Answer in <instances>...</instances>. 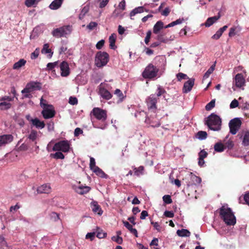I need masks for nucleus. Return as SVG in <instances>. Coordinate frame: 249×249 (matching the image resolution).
<instances>
[{"instance_id": "20", "label": "nucleus", "mask_w": 249, "mask_h": 249, "mask_svg": "<svg viewBox=\"0 0 249 249\" xmlns=\"http://www.w3.org/2000/svg\"><path fill=\"white\" fill-rule=\"evenodd\" d=\"M51 191V187L49 184H44L39 186L37 189V192L38 194H49Z\"/></svg>"}, {"instance_id": "15", "label": "nucleus", "mask_w": 249, "mask_h": 249, "mask_svg": "<svg viewBox=\"0 0 249 249\" xmlns=\"http://www.w3.org/2000/svg\"><path fill=\"white\" fill-rule=\"evenodd\" d=\"M233 82L237 88H241L245 85V79L241 73H238L235 75Z\"/></svg>"}, {"instance_id": "34", "label": "nucleus", "mask_w": 249, "mask_h": 249, "mask_svg": "<svg viewBox=\"0 0 249 249\" xmlns=\"http://www.w3.org/2000/svg\"><path fill=\"white\" fill-rule=\"evenodd\" d=\"M217 21V19L214 17L209 18L204 23L207 27H209Z\"/></svg>"}, {"instance_id": "61", "label": "nucleus", "mask_w": 249, "mask_h": 249, "mask_svg": "<svg viewBox=\"0 0 249 249\" xmlns=\"http://www.w3.org/2000/svg\"><path fill=\"white\" fill-rule=\"evenodd\" d=\"M69 103L71 105H74L77 104L78 101L76 98L71 97L69 98Z\"/></svg>"}, {"instance_id": "19", "label": "nucleus", "mask_w": 249, "mask_h": 249, "mask_svg": "<svg viewBox=\"0 0 249 249\" xmlns=\"http://www.w3.org/2000/svg\"><path fill=\"white\" fill-rule=\"evenodd\" d=\"M73 189L78 194L80 195H83L88 193L90 190V188L87 186L79 185L73 186Z\"/></svg>"}, {"instance_id": "39", "label": "nucleus", "mask_w": 249, "mask_h": 249, "mask_svg": "<svg viewBox=\"0 0 249 249\" xmlns=\"http://www.w3.org/2000/svg\"><path fill=\"white\" fill-rule=\"evenodd\" d=\"M51 156L56 159H63L65 157L62 153L58 151H57L55 153L52 154Z\"/></svg>"}, {"instance_id": "48", "label": "nucleus", "mask_w": 249, "mask_h": 249, "mask_svg": "<svg viewBox=\"0 0 249 249\" xmlns=\"http://www.w3.org/2000/svg\"><path fill=\"white\" fill-rule=\"evenodd\" d=\"M97 166L95 165V159L91 157L90 158V163H89V167L91 170H93L95 167H97Z\"/></svg>"}, {"instance_id": "38", "label": "nucleus", "mask_w": 249, "mask_h": 249, "mask_svg": "<svg viewBox=\"0 0 249 249\" xmlns=\"http://www.w3.org/2000/svg\"><path fill=\"white\" fill-rule=\"evenodd\" d=\"M42 53H51V56L52 55L53 53L51 52V50L49 49V45L48 44H45L43 45V49L41 51Z\"/></svg>"}, {"instance_id": "59", "label": "nucleus", "mask_w": 249, "mask_h": 249, "mask_svg": "<svg viewBox=\"0 0 249 249\" xmlns=\"http://www.w3.org/2000/svg\"><path fill=\"white\" fill-rule=\"evenodd\" d=\"M151 224L153 225L154 228L158 231H160L161 230V227L158 222H154L153 221L151 222Z\"/></svg>"}, {"instance_id": "44", "label": "nucleus", "mask_w": 249, "mask_h": 249, "mask_svg": "<svg viewBox=\"0 0 249 249\" xmlns=\"http://www.w3.org/2000/svg\"><path fill=\"white\" fill-rule=\"evenodd\" d=\"M225 147L229 149H231L234 146V143L232 141L229 140L227 142H225Z\"/></svg>"}, {"instance_id": "46", "label": "nucleus", "mask_w": 249, "mask_h": 249, "mask_svg": "<svg viewBox=\"0 0 249 249\" xmlns=\"http://www.w3.org/2000/svg\"><path fill=\"white\" fill-rule=\"evenodd\" d=\"M112 240L116 242L118 244H121L123 242V239L119 235L114 236L112 237Z\"/></svg>"}, {"instance_id": "21", "label": "nucleus", "mask_w": 249, "mask_h": 249, "mask_svg": "<svg viewBox=\"0 0 249 249\" xmlns=\"http://www.w3.org/2000/svg\"><path fill=\"white\" fill-rule=\"evenodd\" d=\"M13 141V136L11 135H4L0 136V146L7 144Z\"/></svg>"}, {"instance_id": "32", "label": "nucleus", "mask_w": 249, "mask_h": 249, "mask_svg": "<svg viewBox=\"0 0 249 249\" xmlns=\"http://www.w3.org/2000/svg\"><path fill=\"white\" fill-rule=\"evenodd\" d=\"M225 149V145L221 142H217L214 145V151L217 152H222Z\"/></svg>"}, {"instance_id": "8", "label": "nucleus", "mask_w": 249, "mask_h": 249, "mask_svg": "<svg viewBox=\"0 0 249 249\" xmlns=\"http://www.w3.org/2000/svg\"><path fill=\"white\" fill-rule=\"evenodd\" d=\"M70 148V143L67 140L60 141L54 145L53 150L68 152Z\"/></svg>"}, {"instance_id": "24", "label": "nucleus", "mask_w": 249, "mask_h": 249, "mask_svg": "<svg viewBox=\"0 0 249 249\" xmlns=\"http://www.w3.org/2000/svg\"><path fill=\"white\" fill-rule=\"evenodd\" d=\"M241 30L242 28L240 26H233L230 28L229 36L230 37H232L235 35H238Z\"/></svg>"}, {"instance_id": "54", "label": "nucleus", "mask_w": 249, "mask_h": 249, "mask_svg": "<svg viewBox=\"0 0 249 249\" xmlns=\"http://www.w3.org/2000/svg\"><path fill=\"white\" fill-rule=\"evenodd\" d=\"M57 62H54L53 63H49L47 65V68L49 70H51L53 68H54L57 65Z\"/></svg>"}, {"instance_id": "55", "label": "nucleus", "mask_w": 249, "mask_h": 249, "mask_svg": "<svg viewBox=\"0 0 249 249\" xmlns=\"http://www.w3.org/2000/svg\"><path fill=\"white\" fill-rule=\"evenodd\" d=\"M164 92V90L160 87L158 88L157 89V92L155 94L156 96V98L158 99V97L161 96Z\"/></svg>"}, {"instance_id": "17", "label": "nucleus", "mask_w": 249, "mask_h": 249, "mask_svg": "<svg viewBox=\"0 0 249 249\" xmlns=\"http://www.w3.org/2000/svg\"><path fill=\"white\" fill-rule=\"evenodd\" d=\"M240 139L242 140V144L244 146H249V131H243L241 133Z\"/></svg>"}, {"instance_id": "23", "label": "nucleus", "mask_w": 249, "mask_h": 249, "mask_svg": "<svg viewBox=\"0 0 249 249\" xmlns=\"http://www.w3.org/2000/svg\"><path fill=\"white\" fill-rule=\"evenodd\" d=\"M90 205L92 210L94 213H97L100 215L102 214L103 211L97 202L92 201L91 202Z\"/></svg>"}, {"instance_id": "40", "label": "nucleus", "mask_w": 249, "mask_h": 249, "mask_svg": "<svg viewBox=\"0 0 249 249\" xmlns=\"http://www.w3.org/2000/svg\"><path fill=\"white\" fill-rule=\"evenodd\" d=\"M197 137L200 140H204L207 138V134L206 132L200 131L197 133Z\"/></svg>"}, {"instance_id": "11", "label": "nucleus", "mask_w": 249, "mask_h": 249, "mask_svg": "<svg viewBox=\"0 0 249 249\" xmlns=\"http://www.w3.org/2000/svg\"><path fill=\"white\" fill-rule=\"evenodd\" d=\"M229 124L230 132L232 134L235 135L241 126V121L239 118H235L231 120Z\"/></svg>"}, {"instance_id": "4", "label": "nucleus", "mask_w": 249, "mask_h": 249, "mask_svg": "<svg viewBox=\"0 0 249 249\" xmlns=\"http://www.w3.org/2000/svg\"><path fill=\"white\" fill-rule=\"evenodd\" d=\"M41 86L39 83L32 82L28 83L25 88L21 91L23 98H30L31 92L35 90L40 89Z\"/></svg>"}, {"instance_id": "28", "label": "nucleus", "mask_w": 249, "mask_h": 249, "mask_svg": "<svg viewBox=\"0 0 249 249\" xmlns=\"http://www.w3.org/2000/svg\"><path fill=\"white\" fill-rule=\"evenodd\" d=\"M147 12V10L144 9L143 6H139L134 9L130 13L131 17L134 16L136 14L142 13L144 11Z\"/></svg>"}, {"instance_id": "29", "label": "nucleus", "mask_w": 249, "mask_h": 249, "mask_svg": "<svg viewBox=\"0 0 249 249\" xmlns=\"http://www.w3.org/2000/svg\"><path fill=\"white\" fill-rule=\"evenodd\" d=\"M163 28V23L161 21H158L154 26L153 32L157 34Z\"/></svg>"}, {"instance_id": "18", "label": "nucleus", "mask_w": 249, "mask_h": 249, "mask_svg": "<svg viewBox=\"0 0 249 249\" xmlns=\"http://www.w3.org/2000/svg\"><path fill=\"white\" fill-rule=\"evenodd\" d=\"M195 79L193 78L189 79L184 84L183 87V92L188 93L190 92L194 85Z\"/></svg>"}, {"instance_id": "60", "label": "nucleus", "mask_w": 249, "mask_h": 249, "mask_svg": "<svg viewBox=\"0 0 249 249\" xmlns=\"http://www.w3.org/2000/svg\"><path fill=\"white\" fill-rule=\"evenodd\" d=\"M105 43V41L103 39H102L98 41L97 43L96 44V47L97 49H101L102 47L104 46Z\"/></svg>"}, {"instance_id": "27", "label": "nucleus", "mask_w": 249, "mask_h": 249, "mask_svg": "<svg viewBox=\"0 0 249 249\" xmlns=\"http://www.w3.org/2000/svg\"><path fill=\"white\" fill-rule=\"evenodd\" d=\"M98 176L102 178H107V175L104 172V171L98 166L92 170Z\"/></svg>"}, {"instance_id": "35", "label": "nucleus", "mask_w": 249, "mask_h": 249, "mask_svg": "<svg viewBox=\"0 0 249 249\" xmlns=\"http://www.w3.org/2000/svg\"><path fill=\"white\" fill-rule=\"evenodd\" d=\"M37 136V132L36 130H32L28 136V138L32 142H34L36 139Z\"/></svg>"}, {"instance_id": "13", "label": "nucleus", "mask_w": 249, "mask_h": 249, "mask_svg": "<svg viewBox=\"0 0 249 249\" xmlns=\"http://www.w3.org/2000/svg\"><path fill=\"white\" fill-rule=\"evenodd\" d=\"M153 114H148L149 116H147L146 118L145 123L152 127H158L160 125L159 119L156 117L155 113Z\"/></svg>"}, {"instance_id": "62", "label": "nucleus", "mask_w": 249, "mask_h": 249, "mask_svg": "<svg viewBox=\"0 0 249 249\" xmlns=\"http://www.w3.org/2000/svg\"><path fill=\"white\" fill-rule=\"evenodd\" d=\"M108 2L109 0H102L100 2L99 7L101 8L105 7L108 4Z\"/></svg>"}, {"instance_id": "25", "label": "nucleus", "mask_w": 249, "mask_h": 249, "mask_svg": "<svg viewBox=\"0 0 249 249\" xmlns=\"http://www.w3.org/2000/svg\"><path fill=\"white\" fill-rule=\"evenodd\" d=\"M64 0H54L49 5V8L52 10H57L59 8Z\"/></svg>"}, {"instance_id": "45", "label": "nucleus", "mask_w": 249, "mask_h": 249, "mask_svg": "<svg viewBox=\"0 0 249 249\" xmlns=\"http://www.w3.org/2000/svg\"><path fill=\"white\" fill-rule=\"evenodd\" d=\"M163 200L166 204H170L172 200L169 195H164L162 197Z\"/></svg>"}, {"instance_id": "58", "label": "nucleus", "mask_w": 249, "mask_h": 249, "mask_svg": "<svg viewBox=\"0 0 249 249\" xmlns=\"http://www.w3.org/2000/svg\"><path fill=\"white\" fill-rule=\"evenodd\" d=\"M207 153L204 150H202L199 153V158L204 159L207 156Z\"/></svg>"}, {"instance_id": "41", "label": "nucleus", "mask_w": 249, "mask_h": 249, "mask_svg": "<svg viewBox=\"0 0 249 249\" xmlns=\"http://www.w3.org/2000/svg\"><path fill=\"white\" fill-rule=\"evenodd\" d=\"M215 106V99L212 100L210 102L207 104L205 107V109L207 110H210Z\"/></svg>"}, {"instance_id": "5", "label": "nucleus", "mask_w": 249, "mask_h": 249, "mask_svg": "<svg viewBox=\"0 0 249 249\" xmlns=\"http://www.w3.org/2000/svg\"><path fill=\"white\" fill-rule=\"evenodd\" d=\"M109 55L104 52H98L95 56V63L97 67L105 66L108 61Z\"/></svg>"}, {"instance_id": "63", "label": "nucleus", "mask_w": 249, "mask_h": 249, "mask_svg": "<svg viewBox=\"0 0 249 249\" xmlns=\"http://www.w3.org/2000/svg\"><path fill=\"white\" fill-rule=\"evenodd\" d=\"M95 236L94 232H89L86 235V239H89L91 241H92Z\"/></svg>"}, {"instance_id": "51", "label": "nucleus", "mask_w": 249, "mask_h": 249, "mask_svg": "<svg viewBox=\"0 0 249 249\" xmlns=\"http://www.w3.org/2000/svg\"><path fill=\"white\" fill-rule=\"evenodd\" d=\"M239 103L237 100L234 99L230 104V107L231 108H234L238 106Z\"/></svg>"}, {"instance_id": "14", "label": "nucleus", "mask_w": 249, "mask_h": 249, "mask_svg": "<svg viewBox=\"0 0 249 249\" xmlns=\"http://www.w3.org/2000/svg\"><path fill=\"white\" fill-rule=\"evenodd\" d=\"M43 117L45 119L53 118L55 115V111L53 107L50 105L44 108L41 112Z\"/></svg>"}, {"instance_id": "33", "label": "nucleus", "mask_w": 249, "mask_h": 249, "mask_svg": "<svg viewBox=\"0 0 249 249\" xmlns=\"http://www.w3.org/2000/svg\"><path fill=\"white\" fill-rule=\"evenodd\" d=\"M26 63V60L23 59H21L14 64L13 68L15 70H18L22 66H24Z\"/></svg>"}, {"instance_id": "53", "label": "nucleus", "mask_w": 249, "mask_h": 249, "mask_svg": "<svg viewBox=\"0 0 249 249\" xmlns=\"http://www.w3.org/2000/svg\"><path fill=\"white\" fill-rule=\"evenodd\" d=\"M97 26V23L95 22H90L87 26V28L90 30H93Z\"/></svg>"}, {"instance_id": "31", "label": "nucleus", "mask_w": 249, "mask_h": 249, "mask_svg": "<svg viewBox=\"0 0 249 249\" xmlns=\"http://www.w3.org/2000/svg\"><path fill=\"white\" fill-rule=\"evenodd\" d=\"M190 176L192 181V183H190V185H197L200 183L201 179L199 177H197L195 175H193L192 173H191Z\"/></svg>"}, {"instance_id": "50", "label": "nucleus", "mask_w": 249, "mask_h": 249, "mask_svg": "<svg viewBox=\"0 0 249 249\" xmlns=\"http://www.w3.org/2000/svg\"><path fill=\"white\" fill-rule=\"evenodd\" d=\"M222 34L221 31L218 30L216 33L212 36V38L213 39L217 40L220 37Z\"/></svg>"}, {"instance_id": "47", "label": "nucleus", "mask_w": 249, "mask_h": 249, "mask_svg": "<svg viewBox=\"0 0 249 249\" xmlns=\"http://www.w3.org/2000/svg\"><path fill=\"white\" fill-rule=\"evenodd\" d=\"M40 106L43 109L46 108V107L50 106L51 105H49L47 104V102L46 100H44L43 98L42 97L40 99Z\"/></svg>"}, {"instance_id": "57", "label": "nucleus", "mask_w": 249, "mask_h": 249, "mask_svg": "<svg viewBox=\"0 0 249 249\" xmlns=\"http://www.w3.org/2000/svg\"><path fill=\"white\" fill-rule=\"evenodd\" d=\"M151 31H148L146 33V36L144 39V42L146 44H148L149 42L150 38L151 37Z\"/></svg>"}, {"instance_id": "1", "label": "nucleus", "mask_w": 249, "mask_h": 249, "mask_svg": "<svg viewBox=\"0 0 249 249\" xmlns=\"http://www.w3.org/2000/svg\"><path fill=\"white\" fill-rule=\"evenodd\" d=\"M221 218L228 225H234L236 223V218L231 209L227 206H223L220 210Z\"/></svg>"}, {"instance_id": "10", "label": "nucleus", "mask_w": 249, "mask_h": 249, "mask_svg": "<svg viewBox=\"0 0 249 249\" xmlns=\"http://www.w3.org/2000/svg\"><path fill=\"white\" fill-rule=\"evenodd\" d=\"M14 100V97L4 96L0 97V109L7 110L12 107L11 102Z\"/></svg>"}, {"instance_id": "22", "label": "nucleus", "mask_w": 249, "mask_h": 249, "mask_svg": "<svg viewBox=\"0 0 249 249\" xmlns=\"http://www.w3.org/2000/svg\"><path fill=\"white\" fill-rule=\"evenodd\" d=\"M30 122L33 125L38 129H42L45 127V125L44 122L40 121L37 118L31 119Z\"/></svg>"}, {"instance_id": "56", "label": "nucleus", "mask_w": 249, "mask_h": 249, "mask_svg": "<svg viewBox=\"0 0 249 249\" xmlns=\"http://www.w3.org/2000/svg\"><path fill=\"white\" fill-rule=\"evenodd\" d=\"M118 7L119 9L124 11L125 9V1L124 0H122L119 4Z\"/></svg>"}, {"instance_id": "42", "label": "nucleus", "mask_w": 249, "mask_h": 249, "mask_svg": "<svg viewBox=\"0 0 249 249\" xmlns=\"http://www.w3.org/2000/svg\"><path fill=\"white\" fill-rule=\"evenodd\" d=\"M177 78L178 81H181L182 79H189L188 76L184 73L179 72L177 74Z\"/></svg>"}, {"instance_id": "43", "label": "nucleus", "mask_w": 249, "mask_h": 249, "mask_svg": "<svg viewBox=\"0 0 249 249\" xmlns=\"http://www.w3.org/2000/svg\"><path fill=\"white\" fill-rule=\"evenodd\" d=\"M50 215L51 219L54 221H56L59 219V214L55 212H52Z\"/></svg>"}, {"instance_id": "49", "label": "nucleus", "mask_w": 249, "mask_h": 249, "mask_svg": "<svg viewBox=\"0 0 249 249\" xmlns=\"http://www.w3.org/2000/svg\"><path fill=\"white\" fill-rule=\"evenodd\" d=\"M107 235L106 232H104L101 230H98L97 232V237L99 238H103Z\"/></svg>"}, {"instance_id": "6", "label": "nucleus", "mask_w": 249, "mask_h": 249, "mask_svg": "<svg viewBox=\"0 0 249 249\" xmlns=\"http://www.w3.org/2000/svg\"><path fill=\"white\" fill-rule=\"evenodd\" d=\"M71 31V26L70 25L64 26L54 29L52 32V35L55 37L59 38L63 36H66L67 35L70 34Z\"/></svg>"}, {"instance_id": "12", "label": "nucleus", "mask_w": 249, "mask_h": 249, "mask_svg": "<svg viewBox=\"0 0 249 249\" xmlns=\"http://www.w3.org/2000/svg\"><path fill=\"white\" fill-rule=\"evenodd\" d=\"M106 88H108V85L105 82L101 83L99 86V93L103 98L109 100L111 98L112 95Z\"/></svg>"}, {"instance_id": "16", "label": "nucleus", "mask_w": 249, "mask_h": 249, "mask_svg": "<svg viewBox=\"0 0 249 249\" xmlns=\"http://www.w3.org/2000/svg\"><path fill=\"white\" fill-rule=\"evenodd\" d=\"M61 71V76L62 77H67L70 73L69 64L65 61L61 63L60 65Z\"/></svg>"}, {"instance_id": "52", "label": "nucleus", "mask_w": 249, "mask_h": 249, "mask_svg": "<svg viewBox=\"0 0 249 249\" xmlns=\"http://www.w3.org/2000/svg\"><path fill=\"white\" fill-rule=\"evenodd\" d=\"M37 2V0H26L25 1V5L27 7H31Z\"/></svg>"}, {"instance_id": "9", "label": "nucleus", "mask_w": 249, "mask_h": 249, "mask_svg": "<svg viewBox=\"0 0 249 249\" xmlns=\"http://www.w3.org/2000/svg\"><path fill=\"white\" fill-rule=\"evenodd\" d=\"M159 69L152 64L146 67L142 73V76L145 78H152L157 76Z\"/></svg>"}, {"instance_id": "64", "label": "nucleus", "mask_w": 249, "mask_h": 249, "mask_svg": "<svg viewBox=\"0 0 249 249\" xmlns=\"http://www.w3.org/2000/svg\"><path fill=\"white\" fill-rule=\"evenodd\" d=\"M164 215L169 218L174 217V214L172 211H166L164 212Z\"/></svg>"}, {"instance_id": "30", "label": "nucleus", "mask_w": 249, "mask_h": 249, "mask_svg": "<svg viewBox=\"0 0 249 249\" xmlns=\"http://www.w3.org/2000/svg\"><path fill=\"white\" fill-rule=\"evenodd\" d=\"M177 233L180 237H189L191 234L190 232L188 230L184 229L178 230Z\"/></svg>"}, {"instance_id": "37", "label": "nucleus", "mask_w": 249, "mask_h": 249, "mask_svg": "<svg viewBox=\"0 0 249 249\" xmlns=\"http://www.w3.org/2000/svg\"><path fill=\"white\" fill-rule=\"evenodd\" d=\"M134 174L137 176H139L143 174L144 167L142 166H140L138 168H134Z\"/></svg>"}, {"instance_id": "26", "label": "nucleus", "mask_w": 249, "mask_h": 249, "mask_svg": "<svg viewBox=\"0 0 249 249\" xmlns=\"http://www.w3.org/2000/svg\"><path fill=\"white\" fill-rule=\"evenodd\" d=\"M117 38V35L115 34H112L109 37V47L113 50L116 48L115 42Z\"/></svg>"}, {"instance_id": "2", "label": "nucleus", "mask_w": 249, "mask_h": 249, "mask_svg": "<svg viewBox=\"0 0 249 249\" xmlns=\"http://www.w3.org/2000/svg\"><path fill=\"white\" fill-rule=\"evenodd\" d=\"M91 113L93 114L96 119L103 123V124L101 126H97L93 124V127L95 128H101L102 129H105L107 126V124L105 123V121L107 118L106 111L98 107H95L92 109Z\"/></svg>"}, {"instance_id": "7", "label": "nucleus", "mask_w": 249, "mask_h": 249, "mask_svg": "<svg viewBox=\"0 0 249 249\" xmlns=\"http://www.w3.org/2000/svg\"><path fill=\"white\" fill-rule=\"evenodd\" d=\"M157 100L155 94H151L146 99V102L148 109V114L155 113L157 109Z\"/></svg>"}, {"instance_id": "3", "label": "nucleus", "mask_w": 249, "mask_h": 249, "mask_svg": "<svg viewBox=\"0 0 249 249\" xmlns=\"http://www.w3.org/2000/svg\"><path fill=\"white\" fill-rule=\"evenodd\" d=\"M206 124L210 129L219 131L221 129V119L217 115L212 113L207 118Z\"/></svg>"}, {"instance_id": "36", "label": "nucleus", "mask_w": 249, "mask_h": 249, "mask_svg": "<svg viewBox=\"0 0 249 249\" xmlns=\"http://www.w3.org/2000/svg\"><path fill=\"white\" fill-rule=\"evenodd\" d=\"M215 66V64H214L212 66H211V67L208 70V71L205 72V73L204 75V79L208 78L210 75V74L213 73L214 70Z\"/></svg>"}]
</instances>
